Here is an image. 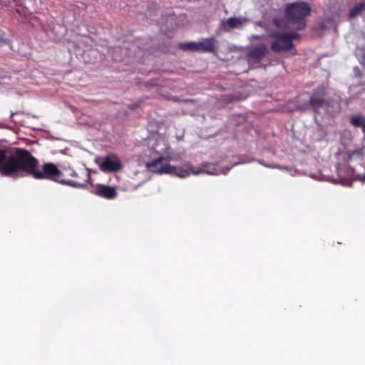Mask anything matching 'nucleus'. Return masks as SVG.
<instances>
[{
    "mask_svg": "<svg viewBox=\"0 0 365 365\" xmlns=\"http://www.w3.org/2000/svg\"><path fill=\"white\" fill-rule=\"evenodd\" d=\"M38 160L26 150L20 177L31 175L36 180H51L73 187H82L84 186L83 183L62 178L65 175L77 177V173L73 170L66 168L59 170L52 163H45L42 166L41 170H36Z\"/></svg>",
    "mask_w": 365,
    "mask_h": 365,
    "instance_id": "obj_1",
    "label": "nucleus"
},
{
    "mask_svg": "<svg viewBox=\"0 0 365 365\" xmlns=\"http://www.w3.org/2000/svg\"><path fill=\"white\" fill-rule=\"evenodd\" d=\"M310 14L309 6L304 2H295L289 4L286 6V18L287 22L283 19H274L275 25L281 29L300 30L305 27V18Z\"/></svg>",
    "mask_w": 365,
    "mask_h": 365,
    "instance_id": "obj_2",
    "label": "nucleus"
},
{
    "mask_svg": "<svg viewBox=\"0 0 365 365\" xmlns=\"http://www.w3.org/2000/svg\"><path fill=\"white\" fill-rule=\"evenodd\" d=\"M26 150L0 149V173L9 177H20Z\"/></svg>",
    "mask_w": 365,
    "mask_h": 365,
    "instance_id": "obj_3",
    "label": "nucleus"
},
{
    "mask_svg": "<svg viewBox=\"0 0 365 365\" xmlns=\"http://www.w3.org/2000/svg\"><path fill=\"white\" fill-rule=\"evenodd\" d=\"M172 160L173 158L170 156L160 155L151 162L147 163L146 167L150 171L160 175L170 174L181 178H185L190 175L189 171L185 170L184 168L175 167L170 165L168 163Z\"/></svg>",
    "mask_w": 365,
    "mask_h": 365,
    "instance_id": "obj_4",
    "label": "nucleus"
},
{
    "mask_svg": "<svg viewBox=\"0 0 365 365\" xmlns=\"http://www.w3.org/2000/svg\"><path fill=\"white\" fill-rule=\"evenodd\" d=\"M277 38L275 42L271 45L272 50L276 52L282 51H287L292 48L293 43L292 40L298 37L296 32L286 33L283 34H273Z\"/></svg>",
    "mask_w": 365,
    "mask_h": 365,
    "instance_id": "obj_5",
    "label": "nucleus"
},
{
    "mask_svg": "<svg viewBox=\"0 0 365 365\" xmlns=\"http://www.w3.org/2000/svg\"><path fill=\"white\" fill-rule=\"evenodd\" d=\"M95 161L103 172H116L122 168L119 158L115 155H109L103 160L98 158Z\"/></svg>",
    "mask_w": 365,
    "mask_h": 365,
    "instance_id": "obj_6",
    "label": "nucleus"
},
{
    "mask_svg": "<svg viewBox=\"0 0 365 365\" xmlns=\"http://www.w3.org/2000/svg\"><path fill=\"white\" fill-rule=\"evenodd\" d=\"M185 170H187L190 173V175L191 174L197 175L201 173H206L207 175H220V174H226L230 169V168H225L223 169L217 168L215 165L212 164H204L200 169L195 170L192 167H186L184 168Z\"/></svg>",
    "mask_w": 365,
    "mask_h": 365,
    "instance_id": "obj_7",
    "label": "nucleus"
},
{
    "mask_svg": "<svg viewBox=\"0 0 365 365\" xmlns=\"http://www.w3.org/2000/svg\"><path fill=\"white\" fill-rule=\"evenodd\" d=\"M197 42V52L204 53H215L219 47L217 39L212 36L210 38H205Z\"/></svg>",
    "mask_w": 365,
    "mask_h": 365,
    "instance_id": "obj_8",
    "label": "nucleus"
},
{
    "mask_svg": "<svg viewBox=\"0 0 365 365\" xmlns=\"http://www.w3.org/2000/svg\"><path fill=\"white\" fill-rule=\"evenodd\" d=\"M251 20L246 16H238L230 17L226 20L222 21L221 23L222 25L224 26H227L229 29H242Z\"/></svg>",
    "mask_w": 365,
    "mask_h": 365,
    "instance_id": "obj_9",
    "label": "nucleus"
},
{
    "mask_svg": "<svg viewBox=\"0 0 365 365\" xmlns=\"http://www.w3.org/2000/svg\"><path fill=\"white\" fill-rule=\"evenodd\" d=\"M267 51L268 48L265 45L255 47L247 53V61L251 65L257 63L264 58Z\"/></svg>",
    "mask_w": 365,
    "mask_h": 365,
    "instance_id": "obj_10",
    "label": "nucleus"
},
{
    "mask_svg": "<svg viewBox=\"0 0 365 365\" xmlns=\"http://www.w3.org/2000/svg\"><path fill=\"white\" fill-rule=\"evenodd\" d=\"M93 192L106 199H113L117 196L115 187L104 185H99Z\"/></svg>",
    "mask_w": 365,
    "mask_h": 365,
    "instance_id": "obj_11",
    "label": "nucleus"
},
{
    "mask_svg": "<svg viewBox=\"0 0 365 365\" xmlns=\"http://www.w3.org/2000/svg\"><path fill=\"white\" fill-rule=\"evenodd\" d=\"M324 90H321L319 93V95L316 93L310 99V104L313 107L315 112H319L320 108H324L327 106V103L322 98Z\"/></svg>",
    "mask_w": 365,
    "mask_h": 365,
    "instance_id": "obj_12",
    "label": "nucleus"
},
{
    "mask_svg": "<svg viewBox=\"0 0 365 365\" xmlns=\"http://www.w3.org/2000/svg\"><path fill=\"white\" fill-rule=\"evenodd\" d=\"M363 11H365V0H361L357 3L349 12V16L351 18H354L361 14Z\"/></svg>",
    "mask_w": 365,
    "mask_h": 365,
    "instance_id": "obj_13",
    "label": "nucleus"
},
{
    "mask_svg": "<svg viewBox=\"0 0 365 365\" xmlns=\"http://www.w3.org/2000/svg\"><path fill=\"white\" fill-rule=\"evenodd\" d=\"M179 47L183 51H197V42L190 41L180 43Z\"/></svg>",
    "mask_w": 365,
    "mask_h": 365,
    "instance_id": "obj_14",
    "label": "nucleus"
},
{
    "mask_svg": "<svg viewBox=\"0 0 365 365\" xmlns=\"http://www.w3.org/2000/svg\"><path fill=\"white\" fill-rule=\"evenodd\" d=\"M350 122L355 127H361L365 123V119L363 116L356 115L351 118Z\"/></svg>",
    "mask_w": 365,
    "mask_h": 365,
    "instance_id": "obj_15",
    "label": "nucleus"
},
{
    "mask_svg": "<svg viewBox=\"0 0 365 365\" xmlns=\"http://www.w3.org/2000/svg\"><path fill=\"white\" fill-rule=\"evenodd\" d=\"M354 73H355V75H356V76H361V71L359 70V68L355 67V68H354Z\"/></svg>",
    "mask_w": 365,
    "mask_h": 365,
    "instance_id": "obj_16",
    "label": "nucleus"
},
{
    "mask_svg": "<svg viewBox=\"0 0 365 365\" xmlns=\"http://www.w3.org/2000/svg\"><path fill=\"white\" fill-rule=\"evenodd\" d=\"M359 63L362 66H365V58H364V56L361 57V58L359 60Z\"/></svg>",
    "mask_w": 365,
    "mask_h": 365,
    "instance_id": "obj_17",
    "label": "nucleus"
},
{
    "mask_svg": "<svg viewBox=\"0 0 365 365\" xmlns=\"http://www.w3.org/2000/svg\"><path fill=\"white\" fill-rule=\"evenodd\" d=\"M362 132L364 134V138H365V123L361 125Z\"/></svg>",
    "mask_w": 365,
    "mask_h": 365,
    "instance_id": "obj_18",
    "label": "nucleus"
},
{
    "mask_svg": "<svg viewBox=\"0 0 365 365\" xmlns=\"http://www.w3.org/2000/svg\"><path fill=\"white\" fill-rule=\"evenodd\" d=\"M253 38H255V39H259V36H254Z\"/></svg>",
    "mask_w": 365,
    "mask_h": 365,
    "instance_id": "obj_19",
    "label": "nucleus"
},
{
    "mask_svg": "<svg viewBox=\"0 0 365 365\" xmlns=\"http://www.w3.org/2000/svg\"><path fill=\"white\" fill-rule=\"evenodd\" d=\"M270 168H279V166L275 165V166H269Z\"/></svg>",
    "mask_w": 365,
    "mask_h": 365,
    "instance_id": "obj_20",
    "label": "nucleus"
},
{
    "mask_svg": "<svg viewBox=\"0 0 365 365\" xmlns=\"http://www.w3.org/2000/svg\"><path fill=\"white\" fill-rule=\"evenodd\" d=\"M113 58H115V61H118V60H120L119 58H117V57H115V56H114Z\"/></svg>",
    "mask_w": 365,
    "mask_h": 365,
    "instance_id": "obj_21",
    "label": "nucleus"
},
{
    "mask_svg": "<svg viewBox=\"0 0 365 365\" xmlns=\"http://www.w3.org/2000/svg\"><path fill=\"white\" fill-rule=\"evenodd\" d=\"M90 53L93 54V53H95V51H93V50H92V51H90Z\"/></svg>",
    "mask_w": 365,
    "mask_h": 365,
    "instance_id": "obj_22",
    "label": "nucleus"
}]
</instances>
